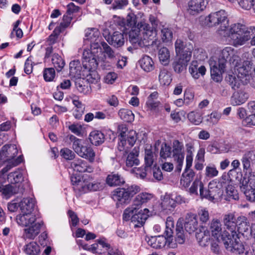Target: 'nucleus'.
<instances>
[{
    "mask_svg": "<svg viewBox=\"0 0 255 255\" xmlns=\"http://www.w3.org/2000/svg\"><path fill=\"white\" fill-rule=\"evenodd\" d=\"M62 32L61 27H56L52 34L50 35L47 39V42L49 43V45H52L55 43L56 40L58 38V35Z\"/></svg>",
    "mask_w": 255,
    "mask_h": 255,
    "instance_id": "nucleus-59",
    "label": "nucleus"
},
{
    "mask_svg": "<svg viewBox=\"0 0 255 255\" xmlns=\"http://www.w3.org/2000/svg\"><path fill=\"white\" fill-rule=\"evenodd\" d=\"M171 148L172 156L176 164V169L177 171L180 172L185 155L183 143L178 140H174L173 141Z\"/></svg>",
    "mask_w": 255,
    "mask_h": 255,
    "instance_id": "nucleus-11",
    "label": "nucleus"
},
{
    "mask_svg": "<svg viewBox=\"0 0 255 255\" xmlns=\"http://www.w3.org/2000/svg\"><path fill=\"white\" fill-rule=\"evenodd\" d=\"M224 72L220 68H218L216 64L211 66V76L212 79L216 82H219L222 81V75Z\"/></svg>",
    "mask_w": 255,
    "mask_h": 255,
    "instance_id": "nucleus-44",
    "label": "nucleus"
},
{
    "mask_svg": "<svg viewBox=\"0 0 255 255\" xmlns=\"http://www.w3.org/2000/svg\"><path fill=\"white\" fill-rule=\"evenodd\" d=\"M55 72L53 68H45L43 71V77L47 82L53 81L55 77Z\"/></svg>",
    "mask_w": 255,
    "mask_h": 255,
    "instance_id": "nucleus-60",
    "label": "nucleus"
},
{
    "mask_svg": "<svg viewBox=\"0 0 255 255\" xmlns=\"http://www.w3.org/2000/svg\"><path fill=\"white\" fill-rule=\"evenodd\" d=\"M118 115L122 120L128 123L132 122L134 119V116L132 111L126 109L120 110Z\"/></svg>",
    "mask_w": 255,
    "mask_h": 255,
    "instance_id": "nucleus-40",
    "label": "nucleus"
},
{
    "mask_svg": "<svg viewBox=\"0 0 255 255\" xmlns=\"http://www.w3.org/2000/svg\"><path fill=\"white\" fill-rule=\"evenodd\" d=\"M223 222L225 227L231 231L229 233L226 231H224L221 234V240L226 248V241L228 242L229 245L233 244V238L232 237L236 234L237 237L238 235L236 232V229L238 226V222L234 213H229L226 214L223 216Z\"/></svg>",
    "mask_w": 255,
    "mask_h": 255,
    "instance_id": "nucleus-4",
    "label": "nucleus"
},
{
    "mask_svg": "<svg viewBox=\"0 0 255 255\" xmlns=\"http://www.w3.org/2000/svg\"><path fill=\"white\" fill-rule=\"evenodd\" d=\"M22 158L21 155L19 156L17 158H15L14 160H12L11 161H7L8 164L6 165L5 167L3 168L0 172L2 174H3L7 172L9 170H10L12 167L16 166L18 165L19 163L22 162Z\"/></svg>",
    "mask_w": 255,
    "mask_h": 255,
    "instance_id": "nucleus-54",
    "label": "nucleus"
},
{
    "mask_svg": "<svg viewBox=\"0 0 255 255\" xmlns=\"http://www.w3.org/2000/svg\"><path fill=\"white\" fill-rule=\"evenodd\" d=\"M255 160V150H251L246 152L241 159L244 170H248L251 167V163Z\"/></svg>",
    "mask_w": 255,
    "mask_h": 255,
    "instance_id": "nucleus-33",
    "label": "nucleus"
},
{
    "mask_svg": "<svg viewBox=\"0 0 255 255\" xmlns=\"http://www.w3.org/2000/svg\"><path fill=\"white\" fill-rule=\"evenodd\" d=\"M71 166L74 170L79 172L91 173L93 171V168L88 165L86 161L80 159L73 161L71 164Z\"/></svg>",
    "mask_w": 255,
    "mask_h": 255,
    "instance_id": "nucleus-26",
    "label": "nucleus"
},
{
    "mask_svg": "<svg viewBox=\"0 0 255 255\" xmlns=\"http://www.w3.org/2000/svg\"><path fill=\"white\" fill-rule=\"evenodd\" d=\"M188 120L195 125H199L202 121V118L200 113L191 112L188 115Z\"/></svg>",
    "mask_w": 255,
    "mask_h": 255,
    "instance_id": "nucleus-56",
    "label": "nucleus"
},
{
    "mask_svg": "<svg viewBox=\"0 0 255 255\" xmlns=\"http://www.w3.org/2000/svg\"><path fill=\"white\" fill-rule=\"evenodd\" d=\"M18 150L15 145H4L0 151V161L2 162L14 160Z\"/></svg>",
    "mask_w": 255,
    "mask_h": 255,
    "instance_id": "nucleus-15",
    "label": "nucleus"
},
{
    "mask_svg": "<svg viewBox=\"0 0 255 255\" xmlns=\"http://www.w3.org/2000/svg\"><path fill=\"white\" fill-rule=\"evenodd\" d=\"M22 158L21 155L19 156L17 158H15L14 160H12L11 161H7L8 164L6 165L5 167L3 168L0 172L2 174H3L7 172L9 170H10L12 167L16 166L18 165L19 163L22 162Z\"/></svg>",
    "mask_w": 255,
    "mask_h": 255,
    "instance_id": "nucleus-53",
    "label": "nucleus"
},
{
    "mask_svg": "<svg viewBox=\"0 0 255 255\" xmlns=\"http://www.w3.org/2000/svg\"><path fill=\"white\" fill-rule=\"evenodd\" d=\"M22 158L21 155L19 156L17 158H15L14 160H12L11 161H7L8 164L6 165L5 167L3 168L0 172L2 174H3L7 172L9 170H10L12 167L16 166L18 165L19 163L22 162Z\"/></svg>",
    "mask_w": 255,
    "mask_h": 255,
    "instance_id": "nucleus-55",
    "label": "nucleus"
},
{
    "mask_svg": "<svg viewBox=\"0 0 255 255\" xmlns=\"http://www.w3.org/2000/svg\"><path fill=\"white\" fill-rule=\"evenodd\" d=\"M158 78L159 82L163 85H168L171 81L170 73L165 69L160 70Z\"/></svg>",
    "mask_w": 255,
    "mask_h": 255,
    "instance_id": "nucleus-47",
    "label": "nucleus"
},
{
    "mask_svg": "<svg viewBox=\"0 0 255 255\" xmlns=\"http://www.w3.org/2000/svg\"><path fill=\"white\" fill-rule=\"evenodd\" d=\"M128 36L129 40L131 43L141 47L144 46L141 33L137 25L131 29L129 32Z\"/></svg>",
    "mask_w": 255,
    "mask_h": 255,
    "instance_id": "nucleus-23",
    "label": "nucleus"
},
{
    "mask_svg": "<svg viewBox=\"0 0 255 255\" xmlns=\"http://www.w3.org/2000/svg\"><path fill=\"white\" fill-rule=\"evenodd\" d=\"M226 81L227 83L231 87L232 89L234 90H236L239 88L240 83L238 78H237L235 75V74H228L226 77Z\"/></svg>",
    "mask_w": 255,
    "mask_h": 255,
    "instance_id": "nucleus-49",
    "label": "nucleus"
},
{
    "mask_svg": "<svg viewBox=\"0 0 255 255\" xmlns=\"http://www.w3.org/2000/svg\"><path fill=\"white\" fill-rule=\"evenodd\" d=\"M255 32L254 26L248 27L239 23L233 24L230 26H222L219 31L221 36L229 37L235 47L246 44Z\"/></svg>",
    "mask_w": 255,
    "mask_h": 255,
    "instance_id": "nucleus-2",
    "label": "nucleus"
},
{
    "mask_svg": "<svg viewBox=\"0 0 255 255\" xmlns=\"http://www.w3.org/2000/svg\"><path fill=\"white\" fill-rule=\"evenodd\" d=\"M190 158L188 157L187 163L186 164V168L182 173L180 179L181 184L185 188L188 187L191 181L193 180L195 176V173L191 169L192 163H191Z\"/></svg>",
    "mask_w": 255,
    "mask_h": 255,
    "instance_id": "nucleus-18",
    "label": "nucleus"
},
{
    "mask_svg": "<svg viewBox=\"0 0 255 255\" xmlns=\"http://www.w3.org/2000/svg\"><path fill=\"white\" fill-rule=\"evenodd\" d=\"M232 238L234 239L233 244L229 245L226 241V249L227 251L238 255H255V244L251 246H244L236 234Z\"/></svg>",
    "mask_w": 255,
    "mask_h": 255,
    "instance_id": "nucleus-6",
    "label": "nucleus"
},
{
    "mask_svg": "<svg viewBox=\"0 0 255 255\" xmlns=\"http://www.w3.org/2000/svg\"><path fill=\"white\" fill-rule=\"evenodd\" d=\"M97 56L93 54L89 49L84 50L83 52L82 65L84 72H86V81L91 84H96L98 82L100 77L96 71L98 63L97 60Z\"/></svg>",
    "mask_w": 255,
    "mask_h": 255,
    "instance_id": "nucleus-3",
    "label": "nucleus"
},
{
    "mask_svg": "<svg viewBox=\"0 0 255 255\" xmlns=\"http://www.w3.org/2000/svg\"><path fill=\"white\" fill-rule=\"evenodd\" d=\"M71 181L75 191L81 193L86 192L87 183L86 176L81 177L80 176L73 175L71 176Z\"/></svg>",
    "mask_w": 255,
    "mask_h": 255,
    "instance_id": "nucleus-21",
    "label": "nucleus"
},
{
    "mask_svg": "<svg viewBox=\"0 0 255 255\" xmlns=\"http://www.w3.org/2000/svg\"><path fill=\"white\" fill-rule=\"evenodd\" d=\"M69 74L71 76L79 78L82 75L85 76L86 72H84V68L81 66L79 60H73L69 64Z\"/></svg>",
    "mask_w": 255,
    "mask_h": 255,
    "instance_id": "nucleus-24",
    "label": "nucleus"
},
{
    "mask_svg": "<svg viewBox=\"0 0 255 255\" xmlns=\"http://www.w3.org/2000/svg\"><path fill=\"white\" fill-rule=\"evenodd\" d=\"M221 225L220 222L218 220H213L210 225V230L212 233V236L215 238H217V240L219 242H221Z\"/></svg>",
    "mask_w": 255,
    "mask_h": 255,
    "instance_id": "nucleus-36",
    "label": "nucleus"
},
{
    "mask_svg": "<svg viewBox=\"0 0 255 255\" xmlns=\"http://www.w3.org/2000/svg\"><path fill=\"white\" fill-rule=\"evenodd\" d=\"M140 31L141 33L143 45L147 46L149 42L153 40L157 35V30L155 27H151V25L144 21H141L137 23Z\"/></svg>",
    "mask_w": 255,
    "mask_h": 255,
    "instance_id": "nucleus-12",
    "label": "nucleus"
},
{
    "mask_svg": "<svg viewBox=\"0 0 255 255\" xmlns=\"http://www.w3.org/2000/svg\"><path fill=\"white\" fill-rule=\"evenodd\" d=\"M252 63L251 61H244L242 64L237 63L235 70L237 73L238 79L244 85H248L251 83L253 80L252 76L250 73L252 68Z\"/></svg>",
    "mask_w": 255,
    "mask_h": 255,
    "instance_id": "nucleus-9",
    "label": "nucleus"
},
{
    "mask_svg": "<svg viewBox=\"0 0 255 255\" xmlns=\"http://www.w3.org/2000/svg\"><path fill=\"white\" fill-rule=\"evenodd\" d=\"M34 206V201L32 198H23L19 204L23 213L17 215L16 218L18 225L26 227L24 229V237L30 240L34 239L39 234L43 225V221L32 213Z\"/></svg>",
    "mask_w": 255,
    "mask_h": 255,
    "instance_id": "nucleus-1",
    "label": "nucleus"
},
{
    "mask_svg": "<svg viewBox=\"0 0 255 255\" xmlns=\"http://www.w3.org/2000/svg\"><path fill=\"white\" fill-rule=\"evenodd\" d=\"M239 5L243 8L247 10L253 8L255 12V0H237Z\"/></svg>",
    "mask_w": 255,
    "mask_h": 255,
    "instance_id": "nucleus-57",
    "label": "nucleus"
},
{
    "mask_svg": "<svg viewBox=\"0 0 255 255\" xmlns=\"http://www.w3.org/2000/svg\"><path fill=\"white\" fill-rule=\"evenodd\" d=\"M19 192V186L16 185L8 184L5 185L0 186V192L3 198L8 199Z\"/></svg>",
    "mask_w": 255,
    "mask_h": 255,
    "instance_id": "nucleus-25",
    "label": "nucleus"
},
{
    "mask_svg": "<svg viewBox=\"0 0 255 255\" xmlns=\"http://www.w3.org/2000/svg\"><path fill=\"white\" fill-rule=\"evenodd\" d=\"M149 212V210L145 208L143 211L140 210L137 212H134L132 214H130L128 215V219L125 218V212L123 215V220L125 221L130 220L131 222L133 224L135 228L140 227L142 226L145 221L148 218V215L147 213Z\"/></svg>",
    "mask_w": 255,
    "mask_h": 255,
    "instance_id": "nucleus-14",
    "label": "nucleus"
},
{
    "mask_svg": "<svg viewBox=\"0 0 255 255\" xmlns=\"http://www.w3.org/2000/svg\"><path fill=\"white\" fill-rule=\"evenodd\" d=\"M75 85L77 90L81 93L87 94L89 93L90 90L88 85L84 84V79L79 78L76 82Z\"/></svg>",
    "mask_w": 255,
    "mask_h": 255,
    "instance_id": "nucleus-58",
    "label": "nucleus"
},
{
    "mask_svg": "<svg viewBox=\"0 0 255 255\" xmlns=\"http://www.w3.org/2000/svg\"><path fill=\"white\" fill-rule=\"evenodd\" d=\"M187 11L192 15H196L203 11L208 4L207 0H195L188 1Z\"/></svg>",
    "mask_w": 255,
    "mask_h": 255,
    "instance_id": "nucleus-17",
    "label": "nucleus"
},
{
    "mask_svg": "<svg viewBox=\"0 0 255 255\" xmlns=\"http://www.w3.org/2000/svg\"><path fill=\"white\" fill-rule=\"evenodd\" d=\"M196 238L200 246L205 247L211 243L209 232H201L196 235Z\"/></svg>",
    "mask_w": 255,
    "mask_h": 255,
    "instance_id": "nucleus-38",
    "label": "nucleus"
},
{
    "mask_svg": "<svg viewBox=\"0 0 255 255\" xmlns=\"http://www.w3.org/2000/svg\"><path fill=\"white\" fill-rule=\"evenodd\" d=\"M176 241L179 244H182L185 241V236L183 234V227L181 223L178 222L177 223L176 227L175 229Z\"/></svg>",
    "mask_w": 255,
    "mask_h": 255,
    "instance_id": "nucleus-50",
    "label": "nucleus"
},
{
    "mask_svg": "<svg viewBox=\"0 0 255 255\" xmlns=\"http://www.w3.org/2000/svg\"><path fill=\"white\" fill-rule=\"evenodd\" d=\"M85 40L90 42L91 51L95 55L96 52L99 49L101 52L102 48L100 47L102 37L99 30L95 28H89L85 30Z\"/></svg>",
    "mask_w": 255,
    "mask_h": 255,
    "instance_id": "nucleus-7",
    "label": "nucleus"
},
{
    "mask_svg": "<svg viewBox=\"0 0 255 255\" xmlns=\"http://www.w3.org/2000/svg\"><path fill=\"white\" fill-rule=\"evenodd\" d=\"M61 155L66 160H72L75 158V153L67 148H64L60 151Z\"/></svg>",
    "mask_w": 255,
    "mask_h": 255,
    "instance_id": "nucleus-63",
    "label": "nucleus"
},
{
    "mask_svg": "<svg viewBox=\"0 0 255 255\" xmlns=\"http://www.w3.org/2000/svg\"><path fill=\"white\" fill-rule=\"evenodd\" d=\"M76 153L81 157L89 159L91 161H93L95 156V153L90 147L87 146H82Z\"/></svg>",
    "mask_w": 255,
    "mask_h": 255,
    "instance_id": "nucleus-34",
    "label": "nucleus"
},
{
    "mask_svg": "<svg viewBox=\"0 0 255 255\" xmlns=\"http://www.w3.org/2000/svg\"><path fill=\"white\" fill-rule=\"evenodd\" d=\"M189 70L193 78L195 79H198L200 75H204L206 71L205 66L200 65L197 61L192 62Z\"/></svg>",
    "mask_w": 255,
    "mask_h": 255,
    "instance_id": "nucleus-27",
    "label": "nucleus"
},
{
    "mask_svg": "<svg viewBox=\"0 0 255 255\" xmlns=\"http://www.w3.org/2000/svg\"><path fill=\"white\" fill-rule=\"evenodd\" d=\"M166 238L163 236L151 237L147 241V244L151 247L155 249H161L166 245Z\"/></svg>",
    "mask_w": 255,
    "mask_h": 255,
    "instance_id": "nucleus-30",
    "label": "nucleus"
},
{
    "mask_svg": "<svg viewBox=\"0 0 255 255\" xmlns=\"http://www.w3.org/2000/svg\"><path fill=\"white\" fill-rule=\"evenodd\" d=\"M141 68L145 72H149L154 69V62L151 57L144 55L139 60Z\"/></svg>",
    "mask_w": 255,
    "mask_h": 255,
    "instance_id": "nucleus-35",
    "label": "nucleus"
},
{
    "mask_svg": "<svg viewBox=\"0 0 255 255\" xmlns=\"http://www.w3.org/2000/svg\"><path fill=\"white\" fill-rule=\"evenodd\" d=\"M139 191V187L135 185H131L127 188H117L113 191L112 198L117 202V205L127 204L130 198Z\"/></svg>",
    "mask_w": 255,
    "mask_h": 255,
    "instance_id": "nucleus-5",
    "label": "nucleus"
},
{
    "mask_svg": "<svg viewBox=\"0 0 255 255\" xmlns=\"http://www.w3.org/2000/svg\"><path fill=\"white\" fill-rule=\"evenodd\" d=\"M158 57L163 65H168L170 58V53L168 49L164 47L161 48L158 52Z\"/></svg>",
    "mask_w": 255,
    "mask_h": 255,
    "instance_id": "nucleus-43",
    "label": "nucleus"
},
{
    "mask_svg": "<svg viewBox=\"0 0 255 255\" xmlns=\"http://www.w3.org/2000/svg\"><path fill=\"white\" fill-rule=\"evenodd\" d=\"M191 57L188 56H178L172 63V67L174 71L177 73H180L186 70L188 63Z\"/></svg>",
    "mask_w": 255,
    "mask_h": 255,
    "instance_id": "nucleus-20",
    "label": "nucleus"
},
{
    "mask_svg": "<svg viewBox=\"0 0 255 255\" xmlns=\"http://www.w3.org/2000/svg\"><path fill=\"white\" fill-rule=\"evenodd\" d=\"M246 197V199L251 202L255 201V181L254 188L251 187V188H249L247 190H245L243 192Z\"/></svg>",
    "mask_w": 255,
    "mask_h": 255,
    "instance_id": "nucleus-64",
    "label": "nucleus"
},
{
    "mask_svg": "<svg viewBox=\"0 0 255 255\" xmlns=\"http://www.w3.org/2000/svg\"><path fill=\"white\" fill-rule=\"evenodd\" d=\"M107 40L111 45L116 48L122 47L125 41L124 34L119 31L114 32Z\"/></svg>",
    "mask_w": 255,
    "mask_h": 255,
    "instance_id": "nucleus-28",
    "label": "nucleus"
},
{
    "mask_svg": "<svg viewBox=\"0 0 255 255\" xmlns=\"http://www.w3.org/2000/svg\"><path fill=\"white\" fill-rule=\"evenodd\" d=\"M172 148L168 145L166 143H163L161 146L160 151V157L161 160H166L168 157H170L172 155Z\"/></svg>",
    "mask_w": 255,
    "mask_h": 255,
    "instance_id": "nucleus-48",
    "label": "nucleus"
},
{
    "mask_svg": "<svg viewBox=\"0 0 255 255\" xmlns=\"http://www.w3.org/2000/svg\"><path fill=\"white\" fill-rule=\"evenodd\" d=\"M199 187L200 194L201 198L203 197V192H204L203 184L199 180L196 179L194 181L192 185L189 189V192L191 194L197 195V189Z\"/></svg>",
    "mask_w": 255,
    "mask_h": 255,
    "instance_id": "nucleus-42",
    "label": "nucleus"
},
{
    "mask_svg": "<svg viewBox=\"0 0 255 255\" xmlns=\"http://www.w3.org/2000/svg\"><path fill=\"white\" fill-rule=\"evenodd\" d=\"M106 183L110 186H121L125 183V180L119 173L112 172L107 176Z\"/></svg>",
    "mask_w": 255,
    "mask_h": 255,
    "instance_id": "nucleus-31",
    "label": "nucleus"
},
{
    "mask_svg": "<svg viewBox=\"0 0 255 255\" xmlns=\"http://www.w3.org/2000/svg\"><path fill=\"white\" fill-rule=\"evenodd\" d=\"M175 48L177 56L191 57L193 47L191 43L178 39L175 42Z\"/></svg>",
    "mask_w": 255,
    "mask_h": 255,
    "instance_id": "nucleus-16",
    "label": "nucleus"
},
{
    "mask_svg": "<svg viewBox=\"0 0 255 255\" xmlns=\"http://www.w3.org/2000/svg\"><path fill=\"white\" fill-rule=\"evenodd\" d=\"M138 152L135 149L130 152L127 156L126 160V165L131 167L134 165H137L139 163L138 159Z\"/></svg>",
    "mask_w": 255,
    "mask_h": 255,
    "instance_id": "nucleus-37",
    "label": "nucleus"
},
{
    "mask_svg": "<svg viewBox=\"0 0 255 255\" xmlns=\"http://www.w3.org/2000/svg\"><path fill=\"white\" fill-rule=\"evenodd\" d=\"M166 226V230H165V233L167 236V241L165 246H166L167 247L169 248H176L177 246V244L178 243L176 241V240H174L172 238L173 231L171 228L170 227L171 226L172 228H174V226L173 222L170 217H168L167 219Z\"/></svg>",
    "mask_w": 255,
    "mask_h": 255,
    "instance_id": "nucleus-19",
    "label": "nucleus"
},
{
    "mask_svg": "<svg viewBox=\"0 0 255 255\" xmlns=\"http://www.w3.org/2000/svg\"><path fill=\"white\" fill-rule=\"evenodd\" d=\"M152 198L151 194L142 193L136 196L133 201L132 204L129 207L127 208L124 211L125 218H128V215L132 214L134 212L140 211V208L142 204L147 202Z\"/></svg>",
    "mask_w": 255,
    "mask_h": 255,
    "instance_id": "nucleus-13",
    "label": "nucleus"
},
{
    "mask_svg": "<svg viewBox=\"0 0 255 255\" xmlns=\"http://www.w3.org/2000/svg\"><path fill=\"white\" fill-rule=\"evenodd\" d=\"M222 182L216 181H211L208 185V190L204 191L202 198H205L212 201H216L221 199L223 195Z\"/></svg>",
    "mask_w": 255,
    "mask_h": 255,
    "instance_id": "nucleus-10",
    "label": "nucleus"
},
{
    "mask_svg": "<svg viewBox=\"0 0 255 255\" xmlns=\"http://www.w3.org/2000/svg\"><path fill=\"white\" fill-rule=\"evenodd\" d=\"M52 62L57 72L61 71L65 64L62 58L56 53L52 56Z\"/></svg>",
    "mask_w": 255,
    "mask_h": 255,
    "instance_id": "nucleus-45",
    "label": "nucleus"
},
{
    "mask_svg": "<svg viewBox=\"0 0 255 255\" xmlns=\"http://www.w3.org/2000/svg\"><path fill=\"white\" fill-rule=\"evenodd\" d=\"M40 251L39 246L34 242L26 245L24 249L25 253L29 255H39Z\"/></svg>",
    "mask_w": 255,
    "mask_h": 255,
    "instance_id": "nucleus-41",
    "label": "nucleus"
},
{
    "mask_svg": "<svg viewBox=\"0 0 255 255\" xmlns=\"http://www.w3.org/2000/svg\"><path fill=\"white\" fill-rule=\"evenodd\" d=\"M227 16V14L224 10H220L217 12H212L205 17V24L209 27L221 24L220 28L218 30L219 32L222 26H228V25H227V24H228Z\"/></svg>",
    "mask_w": 255,
    "mask_h": 255,
    "instance_id": "nucleus-8",
    "label": "nucleus"
},
{
    "mask_svg": "<svg viewBox=\"0 0 255 255\" xmlns=\"http://www.w3.org/2000/svg\"><path fill=\"white\" fill-rule=\"evenodd\" d=\"M100 45L103 47V52L107 55L109 58L113 59L115 57L114 51L106 42L102 41Z\"/></svg>",
    "mask_w": 255,
    "mask_h": 255,
    "instance_id": "nucleus-61",
    "label": "nucleus"
},
{
    "mask_svg": "<svg viewBox=\"0 0 255 255\" xmlns=\"http://www.w3.org/2000/svg\"><path fill=\"white\" fill-rule=\"evenodd\" d=\"M237 221L238 222V229L241 230V231L246 232L248 230L249 226V222H248L247 218L244 216H240L236 218Z\"/></svg>",
    "mask_w": 255,
    "mask_h": 255,
    "instance_id": "nucleus-51",
    "label": "nucleus"
},
{
    "mask_svg": "<svg viewBox=\"0 0 255 255\" xmlns=\"http://www.w3.org/2000/svg\"><path fill=\"white\" fill-rule=\"evenodd\" d=\"M161 39L163 42H168L172 40L173 33L171 28L163 27L161 30Z\"/></svg>",
    "mask_w": 255,
    "mask_h": 255,
    "instance_id": "nucleus-52",
    "label": "nucleus"
},
{
    "mask_svg": "<svg viewBox=\"0 0 255 255\" xmlns=\"http://www.w3.org/2000/svg\"><path fill=\"white\" fill-rule=\"evenodd\" d=\"M249 98V95L243 91L235 92L231 98V105L234 106L241 105L245 103Z\"/></svg>",
    "mask_w": 255,
    "mask_h": 255,
    "instance_id": "nucleus-29",
    "label": "nucleus"
},
{
    "mask_svg": "<svg viewBox=\"0 0 255 255\" xmlns=\"http://www.w3.org/2000/svg\"><path fill=\"white\" fill-rule=\"evenodd\" d=\"M89 138L92 144L98 146L104 142L105 135L100 131L94 130L90 133Z\"/></svg>",
    "mask_w": 255,
    "mask_h": 255,
    "instance_id": "nucleus-32",
    "label": "nucleus"
},
{
    "mask_svg": "<svg viewBox=\"0 0 255 255\" xmlns=\"http://www.w3.org/2000/svg\"><path fill=\"white\" fill-rule=\"evenodd\" d=\"M150 168L145 166L144 167L134 168L132 169V171L135 173L137 177L144 179L146 176V172Z\"/></svg>",
    "mask_w": 255,
    "mask_h": 255,
    "instance_id": "nucleus-62",
    "label": "nucleus"
},
{
    "mask_svg": "<svg viewBox=\"0 0 255 255\" xmlns=\"http://www.w3.org/2000/svg\"><path fill=\"white\" fill-rule=\"evenodd\" d=\"M198 224L196 216L193 214H187L184 222V229L189 234L194 233L198 229Z\"/></svg>",
    "mask_w": 255,
    "mask_h": 255,
    "instance_id": "nucleus-22",
    "label": "nucleus"
},
{
    "mask_svg": "<svg viewBox=\"0 0 255 255\" xmlns=\"http://www.w3.org/2000/svg\"><path fill=\"white\" fill-rule=\"evenodd\" d=\"M161 205L163 210L173 211L176 207L175 201L174 199L170 198L168 195L165 196L162 200Z\"/></svg>",
    "mask_w": 255,
    "mask_h": 255,
    "instance_id": "nucleus-39",
    "label": "nucleus"
},
{
    "mask_svg": "<svg viewBox=\"0 0 255 255\" xmlns=\"http://www.w3.org/2000/svg\"><path fill=\"white\" fill-rule=\"evenodd\" d=\"M8 181L12 185H16L23 180L22 173L19 171H15L10 173L7 176Z\"/></svg>",
    "mask_w": 255,
    "mask_h": 255,
    "instance_id": "nucleus-46",
    "label": "nucleus"
}]
</instances>
